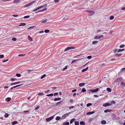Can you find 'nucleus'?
Returning <instances> with one entry per match:
<instances>
[{"instance_id": "1a4fd4ad", "label": "nucleus", "mask_w": 125, "mask_h": 125, "mask_svg": "<svg viewBox=\"0 0 125 125\" xmlns=\"http://www.w3.org/2000/svg\"><path fill=\"white\" fill-rule=\"evenodd\" d=\"M94 111H93L91 112H89L87 113L86 114L87 115H89L94 113Z\"/></svg>"}, {"instance_id": "4be33fe9", "label": "nucleus", "mask_w": 125, "mask_h": 125, "mask_svg": "<svg viewBox=\"0 0 125 125\" xmlns=\"http://www.w3.org/2000/svg\"><path fill=\"white\" fill-rule=\"evenodd\" d=\"M63 125H69V123L68 122H67L66 123H64L63 124Z\"/></svg>"}, {"instance_id": "13d9d810", "label": "nucleus", "mask_w": 125, "mask_h": 125, "mask_svg": "<svg viewBox=\"0 0 125 125\" xmlns=\"http://www.w3.org/2000/svg\"><path fill=\"white\" fill-rule=\"evenodd\" d=\"M125 71L124 72H125V68H122V69H121V71Z\"/></svg>"}, {"instance_id": "2eb2a0df", "label": "nucleus", "mask_w": 125, "mask_h": 125, "mask_svg": "<svg viewBox=\"0 0 125 125\" xmlns=\"http://www.w3.org/2000/svg\"><path fill=\"white\" fill-rule=\"evenodd\" d=\"M75 119L74 118L72 119L70 121V124H72L73 122L74 121H75Z\"/></svg>"}, {"instance_id": "f257e3e1", "label": "nucleus", "mask_w": 125, "mask_h": 125, "mask_svg": "<svg viewBox=\"0 0 125 125\" xmlns=\"http://www.w3.org/2000/svg\"><path fill=\"white\" fill-rule=\"evenodd\" d=\"M47 6V4H45L44 5L42 6H40L39 7H38L36 9H34L33 10V11H36L37 10H38L39 9H41V8H42L44 7H46Z\"/></svg>"}, {"instance_id": "0eeeda50", "label": "nucleus", "mask_w": 125, "mask_h": 125, "mask_svg": "<svg viewBox=\"0 0 125 125\" xmlns=\"http://www.w3.org/2000/svg\"><path fill=\"white\" fill-rule=\"evenodd\" d=\"M74 48H75L74 47H67L65 49L64 51H68V50H70V49H74Z\"/></svg>"}, {"instance_id": "603ef678", "label": "nucleus", "mask_w": 125, "mask_h": 125, "mask_svg": "<svg viewBox=\"0 0 125 125\" xmlns=\"http://www.w3.org/2000/svg\"><path fill=\"white\" fill-rule=\"evenodd\" d=\"M17 40V39L15 38H13L12 39V40L13 41H16Z\"/></svg>"}, {"instance_id": "09e8293b", "label": "nucleus", "mask_w": 125, "mask_h": 125, "mask_svg": "<svg viewBox=\"0 0 125 125\" xmlns=\"http://www.w3.org/2000/svg\"><path fill=\"white\" fill-rule=\"evenodd\" d=\"M4 57V56L3 55H0V58H2Z\"/></svg>"}, {"instance_id": "338daca9", "label": "nucleus", "mask_w": 125, "mask_h": 125, "mask_svg": "<svg viewBox=\"0 0 125 125\" xmlns=\"http://www.w3.org/2000/svg\"><path fill=\"white\" fill-rule=\"evenodd\" d=\"M58 93H55L54 94V96H56V95H58Z\"/></svg>"}, {"instance_id": "b1692460", "label": "nucleus", "mask_w": 125, "mask_h": 125, "mask_svg": "<svg viewBox=\"0 0 125 125\" xmlns=\"http://www.w3.org/2000/svg\"><path fill=\"white\" fill-rule=\"evenodd\" d=\"M28 38L30 41H32V38L29 35L28 36Z\"/></svg>"}, {"instance_id": "a878e982", "label": "nucleus", "mask_w": 125, "mask_h": 125, "mask_svg": "<svg viewBox=\"0 0 125 125\" xmlns=\"http://www.w3.org/2000/svg\"><path fill=\"white\" fill-rule=\"evenodd\" d=\"M106 90L108 92H110L112 91L111 89L109 88H108L106 89Z\"/></svg>"}, {"instance_id": "f704fd0d", "label": "nucleus", "mask_w": 125, "mask_h": 125, "mask_svg": "<svg viewBox=\"0 0 125 125\" xmlns=\"http://www.w3.org/2000/svg\"><path fill=\"white\" fill-rule=\"evenodd\" d=\"M36 27V26H32V27H29V28H28L27 29L29 30V29H33V28H35Z\"/></svg>"}, {"instance_id": "412c9836", "label": "nucleus", "mask_w": 125, "mask_h": 125, "mask_svg": "<svg viewBox=\"0 0 125 125\" xmlns=\"http://www.w3.org/2000/svg\"><path fill=\"white\" fill-rule=\"evenodd\" d=\"M18 123V122L17 121H14L12 122V125H14L15 124H17Z\"/></svg>"}, {"instance_id": "c756f323", "label": "nucleus", "mask_w": 125, "mask_h": 125, "mask_svg": "<svg viewBox=\"0 0 125 125\" xmlns=\"http://www.w3.org/2000/svg\"><path fill=\"white\" fill-rule=\"evenodd\" d=\"M125 50L124 49H118L117 51L118 52H119L121 51H123Z\"/></svg>"}, {"instance_id": "774afa93", "label": "nucleus", "mask_w": 125, "mask_h": 125, "mask_svg": "<svg viewBox=\"0 0 125 125\" xmlns=\"http://www.w3.org/2000/svg\"><path fill=\"white\" fill-rule=\"evenodd\" d=\"M111 103H113L114 104H115V101H112L111 102Z\"/></svg>"}, {"instance_id": "a19ab883", "label": "nucleus", "mask_w": 125, "mask_h": 125, "mask_svg": "<svg viewBox=\"0 0 125 125\" xmlns=\"http://www.w3.org/2000/svg\"><path fill=\"white\" fill-rule=\"evenodd\" d=\"M121 85L123 86H125V83L123 82H122L121 83Z\"/></svg>"}, {"instance_id": "680f3d73", "label": "nucleus", "mask_w": 125, "mask_h": 125, "mask_svg": "<svg viewBox=\"0 0 125 125\" xmlns=\"http://www.w3.org/2000/svg\"><path fill=\"white\" fill-rule=\"evenodd\" d=\"M68 66H66L65 68H63V71H64L65 70V69H67V67Z\"/></svg>"}, {"instance_id": "2f4dec72", "label": "nucleus", "mask_w": 125, "mask_h": 125, "mask_svg": "<svg viewBox=\"0 0 125 125\" xmlns=\"http://www.w3.org/2000/svg\"><path fill=\"white\" fill-rule=\"evenodd\" d=\"M92 104L91 103H88L86 105V106L87 107H88L92 105Z\"/></svg>"}, {"instance_id": "5fc2aeb1", "label": "nucleus", "mask_w": 125, "mask_h": 125, "mask_svg": "<svg viewBox=\"0 0 125 125\" xmlns=\"http://www.w3.org/2000/svg\"><path fill=\"white\" fill-rule=\"evenodd\" d=\"M39 108V106H37L35 109V110H36L38 109Z\"/></svg>"}, {"instance_id": "39448f33", "label": "nucleus", "mask_w": 125, "mask_h": 125, "mask_svg": "<svg viewBox=\"0 0 125 125\" xmlns=\"http://www.w3.org/2000/svg\"><path fill=\"white\" fill-rule=\"evenodd\" d=\"M111 105V104L108 103H104L103 104V106H104L105 107H106L107 106H110Z\"/></svg>"}, {"instance_id": "bf43d9fd", "label": "nucleus", "mask_w": 125, "mask_h": 125, "mask_svg": "<svg viewBox=\"0 0 125 125\" xmlns=\"http://www.w3.org/2000/svg\"><path fill=\"white\" fill-rule=\"evenodd\" d=\"M74 107V106H71L69 107V109H70L71 108H73Z\"/></svg>"}, {"instance_id": "c9c22d12", "label": "nucleus", "mask_w": 125, "mask_h": 125, "mask_svg": "<svg viewBox=\"0 0 125 125\" xmlns=\"http://www.w3.org/2000/svg\"><path fill=\"white\" fill-rule=\"evenodd\" d=\"M16 80L15 78H11L10 79V80L11 81H14Z\"/></svg>"}, {"instance_id": "6ab92c4d", "label": "nucleus", "mask_w": 125, "mask_h": 125, "mask_svg": "<svg viewBox=\"0 0 125 125\" xmlns=\"http://www.w3.org/2000/svg\"><path fill=\"white\" fill-rule=\"evenodd\" d=\"M101 123L102 124H105L106 123V122L104 120H103L101 121Z\"/></svg>"}, {"instance_id": "f8f14e48", "label": "nucleus", "mask_w": 125, "mask_h": 125, "mask_svg": "<svg viewBox=\"0 0 125 125\" xmlns=\"http://www.w3.org/2000/svg\"><path fill=\"white\" fill-rule=\"evenodd\" d=\"M61 100V98L60 97H58L57 98H55L54 100V101H59Z\"/></svg>"}, {"instance_id": "f03ea898", "label": "nucleus", "mask_w": 125, "mask_h": 125, "mask_svg": "<svg viewBox=\"0 0 125 125\" xmlns=\"http://www.w3.org/2000/svg\"><path fill=\"white\" fill-rule=\"evenodd\" d=\"M71 113V112H70L68 113L67 114H65L62 117V119H64L66 117L68 116L69 115V114H70Z\"/></svg>"}, {"instance_id": "e2e57ef3", "label": "nucleus", "mask_w": 125, "mask_h": 125, "mask_svg": "<svg viewBox=\"0 0 125 125\" xmlns=\"http://www.w3.org/2000/svg\"><path fill=\"white\" fill-rule=\"evenodd\" d=\"M18 15L17 14L13 15H12V16L15 17H18Z\"/></svg>"}, {"instance_id": "bb28decb", "label": "nucleus", "mask_w": 125, "mask_h": 125, "mask_svg": "<svg viewBox=\"0 0 125 125\" xmlns=\"http://www.w3.org/2000/svg\"><path fill=\"white\" fill-rule=\"evenodd\" d=\"M33 70H30V69L27 70H26V71H27V72L28 73H30L31 72L33 71Z\"/></svg>"}, {"instance_id": "473e14b6", "label": "nucleus", "mask_w": 125, "mask_h": 125, "mask_svg": "<svg viewBox=\"0 0 125 125\" xmlns=\"http://www.w3.org/2000/svg\"><path fill=\"white\" fill-rule=\"evenodd\" d=\"M121 55L122 54H116L115 55V56L117 57H118L119 56H121Z\"/></svg>"}, {"instance_id": "6e6552de", "label": "nucleus", "mask_w": 125, "mask_h": 125, "mask_svg": "<svg viewBox=\"0 0 125 125\" xmlns=\"http://www.w3.org/2000/svg\"><path fill=\"white\" fill-rule=\"evenodd\" d=\"M34 2V1H32L29 4H26L24 7H27L30 6L31 5L32 3Z\"/></svg>"}, {"instance_id": "cd10ccee", "label": "nucleus", "mask_w": 125, "mask_h": 125, "mask_svg": "<svg viewBox=\"0 0 125 125\" xmlns=\"http://www.w3.org/2000/svg\"><path fill=\"white\" fill-rule=\"evenodd\" d=\"M9 114L8 113H6L4 115V116L6 118L8 117L9 116Z\"/></svg>"}, {"instance_id": "9d476101", "label": "nucleus", "mask_w": 125, "mask_h": 125, "mask_svg": "<svg viewBox=\"0 0 125 125\" xmlns=\"http://www.w3.org/2000/svg\"><path fill=\"white\" fill-rule=\"evenodd\" d=\"M62 101H60L58 102H57L56 104V106H58L60 105L62 103Z\"/></svg>"}, {"instance_id": "aec40b11", "label": "nucleus", "mask_w": 125, "mask_h": 125, "mask_svg": "<svg viewBox=\"0 0 125 125\" xmlns=\"http://www.w3.org/2000/svg\"><path fill=\"white\" fill-rule=\"evenodd\" d=\"M111 111V110L107 109L105 110L104 111V112L105 113H106L108 112H110Z\"/></svg>"}, {"instance_id": "c03bdc74", "label": "nucleus", "mask_w": 125, "mask_h": 125, "mask_svg": "<svg viewBox=\"0 0 125 125\" xmlns=\"http://www.w3.org/2000/svg\"><path fill=\"white\" fill-rule=\"evenodd\" d=\"M46 76V75L45 74H44L41 77V79H42L43 78H44L45 76Z\"/></svg>"}, {"instance_id": "c85d7f7f", "label": "nucleus", "mask_w": 125, "mask_h": 125, "mask_svg": "<svg viewBox=\"0 0 125 125\" xmlns=\"http://www.w3.org/2000/svg\"><path fill=\"white\" fill-rule=\"evenodd\" d=\"M75 125H79V122L78 121H75L74 122Z\"/></svg>"}, {"instance_id": "20e7f679", "label": "nucleus", "mask_w": 125, "mask_h": 125, "mask_svg": "<svg viewBox=\"0 0 125 125\" xmlns=\"http://www.w3.org/2000/svg\"><path fill=\"white\" fill-rule=\"evenodd\" d=\"M86 11H87L88 12V13L90 14L89 15L90 16H92V15L94 14V11H91V10H86Z\"/></svg>"}, {"instance_id": "4468645a", "label": "nucleus", "mask_w": 125, "mask_h": 125, "mask_svg": "<svg viewBox=\"0 0 125 125\" xmlns=\"http://www.w3.org/2000/svg\"><path fill=\"white\" fill-rule=\"evenodd\" d=\"M88 67H87L85 68V69H83L82 70V72H84L87 71L88 70Z\"/></svg>"}, {"instance_id": "5701e85b", "label": "nucleus", "mask_w": 125, "mask_h": 125, "mask_svg": "<svg viewBox=\"0 0 125 125\" xmlns=\"http://www.w3.org/2000/svg\"><path fill=\"white\" fill-rule=\"evenodd\" d=\"M11 99V98L10 97H7L6 99V100L7 102L10 101Z\"/></svg>"}, {"instance_id": "e433bc0d", "label": "nucleus", "mask_w": 125, "mask_h": 125, "mask_svg": "<svg viewBox=\"0 0 125 125\" xmlns=\"http://www.w3.org/2000/svg\"><path fill=\"white\" fill-rule=\"evenodd\" d=\"M16 76L18 77H20L21 76V75L20 73H17L16 74Z\"/></svg>"}, {"instance_id": "dca6fc26", "label": "nucleus", "mask_w": 125, "mask_h": 125, "mask_svg": "<svg viewBox=\"0 0 125 125\" xmlns=\"http://www.w3.org/2000/svg\"><path fill=\"white\" fill-rule=\"evenodd\" d=\"M21 0H14L13 1L14 3H16L20 2Z\"/></svg>"}, {"instance_id": "4d7b16f0", "label": "nucleus", "mask_w": 125, "mask_h": 125, "mask_svg": "<svg viewBox=\"0 0 125 125\" xmlns=\"http://www.w3.org/2000/svg\"><path fill=\"white\" fill-rule=\"evenodd\" d=\"M43 94V93H40L38 94V95H42Z\"/></svg>"}, {"instance_id": "a211bd4d", "label": "nucleus", "mask_w": 125, "mask_h": 125, "mask_svg": "<svg viewBox=\"0 0 125 125\" xmlns=\"http://www.w3.org/2000/svg\"><path fill=\"white\" fill-rule=\"evenodd\" d=\"M47 8H45V9H43V10H40L39 11L37 12H35V13H37V12H41V11H45V10H47Z\"/></svg>"}, {"instance_id": "f3484780", "label": "nucleus", "mask_w": 125, "mask_h": 125, "mask_svg": "<svg viewBox=\"0 0 125 125\" xmlns=\"http://www.w3.org/2000/svg\"><path fill=\"white\" fill-rule=\"evenodd\" d=\"M85 84L84 83H80L79 84V86L80 87H82Z\"/></svg>"}, {"instance_id": "ddd939ff", "label": "nucleus", "mask_w": 125, "mask_h": 125, "mask_svg": "<svg viewBox=\"0 0 125 125\" xmlns=\"http://www.w3.org/2000/svg\"><path fill=\"white\" fill-rule=\"evenodd\" d=\"M122 79L121 78H118L117 79L116 81L118 82H119L122 81Z\"/></svg>"}, {"instance_id": "7c9ffc66", "label": "nucleus", "mask_w": 125, "mask_h": 125, "mask_svg": "<svg viewBox=\"0 0 125 125\" xmlns=\"http://www.w3.org/2000/svg\"><path fill=\"white\" fill-rule=\"evenodd\" d=\"M60 119V117L59 116H57L55 118V119L56 120H59Z\"/></svg>"}, {"instance_id": "7ed1b4c3", "label": "nucleus", "mask_w": 125, "mask_h": 125, "mask_svg": "<svg viewBox=\"0 0 125 125\" xmlns=\"http://www.w3.org/2000/svg\"><path fill=\"white\" fill-rule=\"evenodd\" d=\"M54 118V116H52L50 117L46 118V120L47 122H49L52 120Z\"/></svg>"}, {"instance_id": "0e129e2a", "label": "nucleus", "mask_w": 125, "mask_h": 125, "mask_svg": "<svg viewBox=\"0 0 125 125\" xmlns=\"http://www.w3.org/2000/svg\"><path fill=\"white\" fill-rule=\"evenodd\" d=\"M77 91V90L76 89H74V90H72V92H76Z\"/></svg>"}, {"instance_id": "de8ad7c7", "label": "nucleus", "mask_w": 125, "mask_h": 125, "mask_svg": "<svg viewBox=\"0 0 125 125\" xmlns=\"http://www.w3.org/2000/svg\"><path fill=\"white\" fill-rule=\"evenodd\" d=\"M30 17V16L29 15H27L25 16L24 18L25 19L27 18Z\"/></svg>"}, {"instance_id": "a18cd8bd", "label": "nucleus", "mask_w": 125, "mask_h": 125, "mask_svg": "<svg viewBox=\"0 0 125 125\" xmlns=\"http://www.w3.org/2000/svg\"><path fill=\"white\" fill-rule=\"evenodd\" d=\"M99 37V36H96L94 38V39H97L100 38Z\"/></svg>"}, {"instance_id": "8fccbe9b", "label": "nucleus", "mask_w": 125, "mask_h": 125, "mask_svg": "<svg viewBox=\"0 0 125 125\" xmlns=\"http://www.w3.org/2000/svg\"><path fill=\"white\" fill-rule=\"evenodd\" d=\"M47 19H46L44 20L43 21H42V23H45L47 21Z\"/></svg>"}, {"instance_id": "423d86ee", "label": "nucleus", "mask_w": 125, "mask_h": 125, "mask_svg": "<svg viewBox=\"0 0 125 125\" xmlns=\"http://www.w3.org/2000/svg\"><path fill=\"white\" fill-rule=\"evenodd\" d=\"M99 90V89L97 88L94 90H90V91L92 93L96 92L98 91Z\"/></svg>"}, {"instance_id": "052dcab7", "label": "nucleus", "mask_w": 125, "mask_h": 125, "mask_svg": "<svg viewBox=\"0 0 125 125\" xmlns=\"http://www.w3.org/2000/svg\"><path fill=\"white\" fill-rule=\"evenodd\" d=\"M77 61V60H73L72 61V62H71V63H73L74 62H76V61Z\"/></svg>"}, {"instance_id": "37998d69", "label": "nucleus", "mask_w": 125, "mask_h": 125, "mask_svg": "<svg viewBox=\"0 0 125 125\" xmlns=\"http://www.w3.org/2000/svg\"><path fill=\"white\" fill-rule=\"evenodd\" d=\"M86 90H85V89L84 88H83L82 89V90L81 91V92H86Z\"/></svg>"}, {"instance_id": "58836bf2", "label": "nucleus", "mask_w": 125, "mask_h": 125, "mask_svg": "<svg viewBox=\"0 0 125 125\" xmlns=\"http://www.w3.org/2000/svg\"><path fill=\"white\" fill-rule=\"evenodd\" d=\"M125 46V45L124 44H123L122 45H121L120 46V48H122Z\"/></svg>"}, {"instance_id": "4c0bfd02", "label": "nucleus", "mask_w": 125, "mask_h": 125, "mask_svg": "<svg viewBox=\"0 0 125 125\" xmlns=\"http://www.w3.org/2000/svg\"><path fill=\"white\" fill-rule=\"evenodd\" d=\"M98 42L97 41H94L92 42V43L93 44H95L97 43Z\"/></svg>"}, {"instance_id": "864d4df0", "label": "nucleus", "mask_w": 125, "mask_h": 125, "mask_svg": "<svg viewBox=\"0 0 125 125\" xmlns=\"http://www.w3.org/2000/svg\"><path fill=\"white\" fill-rule=\"evenodd\" d=\"M70 102L72 103H73V99H71L69 100Z\"/></svg>"}, {"instance_id": "6e6d98bb", "label": "nucleus", "mask_w": 125, "mask_h": 125, "mask_svg": "<svg viewBox=\"0 0 125 125\" xmlns=\"http://www.w3.org/2000/svg\"><path fill=\"white\" fill-rule=\"evenodd\" d=\"M54 2L55 3H57L59 2V0H54Z\"/></svg>"}, {"instance_id": "69168bd1", "label": "nucleus", "mask_w": 125, "mask_h": 125, "mask_svg": "<svg viewBox=\"0 0 125 125\" xmlns=\"http://www.w3.org/2000/svg\"><path fill=\"white\" fill-rule=\"evenodd\" d=\"M16 84V82H15V83H11L10 84V85H15V84Z\"/></svg>"}, {"instance_id": "79ce46f5", "label": "nucleus", "mask_w": 125, "mask_h": 125, "mask_svg": "<svg viewBox=\"0 0 125 125\" xmlns=\"http://www.w3.org/2000/svg\"><path fill=\"white\" fill-rule=\"evenodd\" d=\"M22 85V84H20V85H16L15 86H14L13 87V88H16V87H18L19 86H21V85Z\"/></svg>"}, {"instance_id": "72a5a7b5", "label": "nucleus", "mask_w": 125, "mask_h": 125, "mask_svg": "<svg viewBox=\"0 0 125 125\" xmlns=\"http://www.w3.org/2000/svg\"><path fill=\"white\" fill-rule=\"evenodd\" d=\"M53 94L52 93L50 94H47L46 95V96H52L53 95Z\"/></svg>"}, {"instance_id": "ea45409f", "label": "nucleus", "mask_w": 125, "mask_h": 125, "mask_svg": "<svg viewBox=\"0 0 125 125\" xmlns=\"http://www.w3.org/2000/svg\"><path fill=\"white\" fill-rule=\"evenodd\" d=\"M50 31L49 30H44V32L45 33H48Z\"/></svg>"}, {"instance_id": "3c124183", "label": "nucleus", "mask_w": 125, "mask_h": 125, "mask_svg": "<svg viewBox=\"0 0 125 125\" xmlns=\"http://www.w3.org/2000/svg\"><path fill=\"white\" fill-rule=\"evenodd\" d=\"M25 55V54H19L18 55L19 56H23Z\"/></svg>"}, {"instance_id": "9b49d317", "label": "nucleus", "mask_w": 125, "mask_h": 125, "mask_svg": "<svg viewBox=\"0 0 125 125\" xmlns=\"http://www.w3.org/2000/svg\"><path fill=\"white\" fill-rule=\"evenodd\" d=\"M26 24L24 23H21L20 25H19V26H25L26 25Z\"/></svg>"}, {"instance_id": "393cba45", "label": "nucleus", "mask_w": 125, "mask_h": 125, "mask_svg": "<svg viewBox=\"0 0 125 125\" xmlns=\"http://www.w3.org/2000/svg\"><path fill=\"white\" fill-rule=\"evenodd\" d=\"M80 123V125H85V122L83 121H81Z\"/></svg>"}, {"instance_id": "49530a36", "label": "nucleus", "mask_w": 125, "mask_h": 125, "mask_svg": "<svg viewBox=\"0 0 125 125\" xmlns=\"http://www.w3.org/2000/svg\"><path fill=\"white\" fill-rule=\"evenodd\" d=\"M114 17L113 16H111L110 18V19L111 20H112L114 19Z\"/></svg>"}]
</instances>
